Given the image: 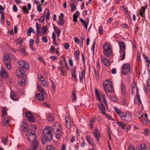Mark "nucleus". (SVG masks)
Returning a JSON list of instances; mask_svg holds the SVG:
<instances>
[{
  "instance_id": "obj_1",
  "label": "nucleus",
  "mask_w": 150,
  "mask_h": 150,
  "mask_svg": "<svg viewBox=\"0 0 150 150\" xmlns=\"http://www.w3.org/2000/svg\"><path fill=\"white\" fill-rule=\"evenodd\" d=\"M26 135L28 140L31 143L32 146H38V143L37 141V137L34 131L28 130Z\"/></svg>"
},
{
  "instance_id": "obj_2",
  "label": "nucleus",
  "mask_w": 150,
  "mask_h": 150,
  "mask_svg": "<svg viewBox=\"0 0 150 150\" xmlns=\"http://www.w3.org/2000/svg\"><path fill=\"white\" fill-rule=\"evenodd\" d=\"M51 128L49 126L45 127L43 130L44 138L47 142H50L52 139Z\"/></svg>"
},
{
  "instance_id": "obj_3",
  "label": "nucleus",
  "mask_w": 150,
  "mask_h": 150,
  "mask_svg": "<svg viewBox=\"0 0 150 150\" xmlns=\"http://www.w3.org/2000/svg\"><path fill=\"white\" fill-rule=\"evenodd\" d=\"M103 86L105 92L107 95L108 92H112L114 91L112 82L110 80H105L103 84Z\"/></svg>"
},
{
  "instance_id": "obj_4",
  "label": "nucleus",
  "mask_w": 150,
  "mask_h": 150,
  "mask_svg": "<svg viewBox=\"0 0 150 150\" xmlns=\"http://www.w3.org/2000/svg\"><path fill=\"white\" fill-rule=\"evenodd\" d=\"M132 94H134V92L136 91V97L134 98V101L135 103H137L138 102V104L140 105L142 104V102L141 100L140 95L139 93V92L138 87L136 83H134L132 84Z\"/></svg>"
},
{
  "instance_id": "obj_5",
  "label": "nucleus",
  "mask_w": 150,
  "mask_h": 150,
  "mask_svg": "<svg viewBox=\"0 0 150 150\" xmlns=\"http://www.w3.org/2000/svg\"><path fill=\"white\" fill-rule=\"evenodd\" d=\"M11 56L13 57V59L15 58L13 55H10L8 53H6L3 57V60L5 66L9 70H10L11 68L10 62V57Z\"/></svg>"
},
{
  "instance_id": "obj_6",
  "label": "nucleus",
  "mask_w": 150,
  "mask_h": 150,
  "mask_svg": "<svg viewBox=\"0 0 150 150\" xmlns=\"http://www.w3.org/2000/svg\"><path fill=\"white\" fill-rule=\"evenodd\" d=\"M120 47V54L121 59L123 60L125 56V50L126 46L125 42L123 41H121L118 43Z\"/></svg>"
},
{
  "instance_id": "obj_7",
  "label": "nucleus",
  "mask_w": 150,
  "mask_h": 150,
  "mask_svg": "<svg viewBox=\"0 0 150 150\" xmlns=\"http://www.w3.org/2000/svg\"><path fill=\"white\" fill-rule=\"evenodd\" d=\"M104 54L107 57H110L112 54L111 47L110 45L107 43L105 44L103 46Z\"/></svg>"
},
{
  "instance_id": "obj_8",
  "label": "nucleus",
  "mask_w": 150,
  "mask_h": 150,
  "mask_svg": "<svg viewBox=\"0 0 150 150\" xmlns=\"http://www.w3.org/2000/svg\"><path fill=\"white\" fill-rule=\"evenodd\" d=\"M122 72L124 74H129L130 72V65L128 64L125 63L122 66Z\"/></svg>"
},
{
  "instance_id": "obj_9",
  "label": "nucleus",
  "mask_w": 150,
  "mask_h": 150,
  "mask_svg": "<svg viewBox=\"0 0 150 150\" xmlns=\"http://www.w3.org/2000/svg\"><path fill=\"white\" fill-rule=\"evenodd\" d=\"M120 118L125 121L130 122L132 120L131 115L125 112H123Z\"/></svg>"
},
{
  "instance_id": "obj_10",
  "label": "nucleus",
  "mask_w": 150,
  "mask_h": 150,
  "mask_svg": "<svg viewBox=\"0 0 150 150\" xmlns=\"http://www.w3.org/2000/svg\"><path fill=\"white\" fill-rule=\"evenodd\" d=\"M19 67L27 70L29 69V65L26 62L24 61H20L17 62Z\"/></svg>"
},
{
  "instance_id": "obj_11",
  "label": "nucleus",
  "mask_w": 150,
  "mask_h": 150,
  "mask_svg": "<svg viewBox=\"0 0 150 150\" xmlns=\"http://www.w3.org/2000/svg\"><path fill=\"white\" fill-rule=\"evenodd\" d=\"M25 117L28 118L30 122H34L35 121V117L30 111L26 112H25Z\"/></svg>"
},
{
  "instance_id": "obj_12",
  "label": "nucleus",
  "mask_w": 150,
  "mask_h": 150,
  "mask_svg": "<svg viewBox=\"0 0 150 150\" xmlns=\"http://www.w3.org/2000/svg\"><path fill=\"white\" fill-rule=\"evenodd\" d=\"M93 135L96 139V141H99V138L100 137V132L97 128H95L93 132Z\"/></svg>"
},
{
  "instance_id": "obj_13",
  "label": "nucleus",
  "mask_w": 150,
  "mask_h": 150,
  "mask_svg": "<svg viewBox=\"0 0 150 150\" xmlns=\"http://www.w3.org/2000/svg\"><path fill=\"white\" fill-rule=\"evenodd\" d=\"M54 132L55 138L57 139H59L63 134L62 129H60Z\"/></svg>"
},
{
  "instance_id": "obj_14",
  "label": "nucleus",
  "mask_w": 150,
  "mask_h": 150,
  "mask_svg": "<svg viewBox=\"0 0 150 150\" xmlns=\"http://www.w3.org/2000/svg\"><path fill=\"white\" fill-rule=\"evenodd\" d=\"M62 129L61 125L57 122L55 123L52 126V130L54 132Z\"/></svg>"
},
{
  "instance_id": "obj_15",
  "label": "nucleus",
  "mask_w": 150,
  "mask_h": 150,
  "mask_svg": "<svg viewBox=\"0 0 150 150\" xmlns=\"http://www.w3.org/2000/svg\"><path fill=\"white\" fill-rule=\"evenodd\" d=\"M10 97L11 99L13 100L17 101L19 100L18 96L15 94L13 91H11Z\"/></svg>"
},
{
  "instance_id": "obj_16",
  "label": "nucleus",
  "mask_w": 150,
  "mask_h": 150,
  "mask_svg": "<svg viewBox=\"0 0 150 150\" xmlns=\"http://www.w3.org/2000/svg\"><path fill=\"white\" fill-rule=\"evenodd\" d=\"M142 122L144 125H146L148 123V116L146 114H143L141 115Z\"/></svg>"
},
{
  "instance_id": "obj_17",
  "label": "nucleus",
  "mask_w": 150,
  "mask_h": 150,
  "mask_svg": "<svg viewBox=\"0 0 150 150\" xmlns=\"http://www.w3.org/2000/svg\"><path fill=\"white\" fill-rule=\"evenodd\" d=\"M18 76L19 78V80L18 81V82L19 84L20 85L22 86H24L25 84L26 81L23 78L22 76Z\"/></svg>"
},
{
  "instance_id": "obj_18",
  "label": "nucleus",
  "mask_w": 150,
  "mask_h": 150,
  "mask_svg": "<svg viewBox=\"0 0 150 150\" xmlns=\"http://www.w3.org/2000/svg\"><path fill=\"white\" fill-rule=\"evenodd\" d=\"M86 139L88 144L93 147V140L90 135H86Z\"/></svg>"
},
{
  "instance_id": "obj_19",
  "label": "nucleus",
  "mask_w": 150,
  "mask_h": 150,
  "mask_svg": "<svg viewBox=\"0 0 150 150\" xmlns=\"http://www.w3.org/2000/svg\"><path fill=\"white\" fill-rule=\"evenodd\" d=\"M28 125L26 124L25 122L23 121L20 127V129L22 131H25L28 129Z\"/></svg>"
},
{
  "instance_id": "obj_20",
  "label": "nucleus",
  "mask_w": 150,
  "mask_h": 150,
  "mask_svg": "<svg viewBox=\"0 0 150 150\" xmlns=\"http://www.w3.org/2000/svg\"><path fill=\"white\" fill-rule=\"evenodd\" d=\"M101 60L103 63L106 66H108L110 64V62L103 56L101 57Z\"/></svg>"
},
{
  "instance_id": "obj_21",
  "label": "nucleus",
  "mask_w": 150,
  "mask_h": 150,
  "mask_svg": "<svg viewBox=\"0 0 150 150\" xmlns=\"http://www.w3.org/2000/svg\"><path fill=\"white\" fill-rule=\"evenodd\" d=\"M99 108L101 112L103 115H105V110L104 105L102 104L98 105Z\"/></svg>"
},
{
  "instance_id": "obj_22",
  "label": "nucleus",
  "mask_w": 150,
  "mask_h": 150,
  "mask_svg": "<svg viewBox=\"0 0 150 150\" xmlns=\"http://www.w3.org/2000/svg\"><path fill=\"white\" fill-rule=\"evenodd\" d=\"M10 119L8 117L4 118L2 121V123L4 125L7 126L9 125Z\"/></svg>"
},
{
  "instance_id": "obj_23",
  "label": "nucleus",
  "mask_w": 150,
  "mask_h": 150,
  "mask_svg": "<svg viewBox=\"0 0 150 150\" xmlns=\"http://www.w3.org/2000/svg\"><path fill=\"white\" fill-rule=\"evenodd\" d=\"M146 146L144 144L138 146L137 148V150H147Z\"/></svg>"
},
{
  "instance_id": "obj_24",
  "label": "nucleus",
  "mask_w": 150,
  "mask_h": 150,
  "mask_svg": "<svg viewBox=\"0 0 150 150\" xmlns=\"http://www.w3.org/2000/svg\"><path fill=\"white\" fill-rule=\"evenodd\" d=\"M88 19L87 21H84L82 18L80 19V21L82 23V24L84 25V27L86 29H87L88 28V18H87Z\"/></svg>"
},
{
  "instance_id": "obj_25",
  "label": "nucleus",
  "mask_w": 150,
  "mask_h": 150,
  "mask_svg": "<svg viewBox=\"0 0 150 150\" xmlns=\"http://www.w3.org/2000/svg\"><path fill=\"white\" fill-rule=\"evenodd\" d=\"M116 123L119 126H120L121 128L123 129H125L126 124L124 122L121 121H117Z\"/></svg>"
},
{
  "instance_id": "obj_26",
  "label": "nucleus",
  "mask_w": 150,
  "mask_h": 150,
  "mask_svg": "<svg viewBox=\"0 0 150 150\" xmlns=\"http://www.w3.org/2000/svg\"><path fill=\"white\" fill-rule=\"evenodd\" d=\"M25 71L22 69H19L16 70V75H25Z\"/></svg>"
},
{
  "instance_id": "obj_27",
  "label": "nucleus",
  "mask_w": 150,
  "mask_h": 150,
  "mask_svg": "<svg viewBox=\"0 0 150 150\" xmlns=\"http://www.w3.org/2000/svg\"><path fill=\"white\" fill-rule=\"evenodd\" d=\"M37 86L38 91L40 92L43 95H45L46 94V92L44 91V89L41 88V86L39 84H37Z\"/></svg>"
},
{
  "instance_id": "obj_28",
  "label": "nucleus",
  "mask_w": 150,
  "mask_h": 150,
  "mask_svg": "<svg viewBox=\"0 0 150 150\" xmlns=\"http://www.w3.org/2000/svg\"><path fill=\"white\" fill-rule=\"evenodd\" d=\"M114 110L115 112L119 115L120 117L123 112H122L121 111L118 109L115 106L114 107Z\"/></svg>"
},
{
  "instance_id": "obj_29",
  "label": "nucleus",
  "mask_w": 150,
  "mask_h": 150,
  "mask_svg": "<svg viewBox=\"0 0 150 150\" xmlns=\"http://www.w3.org/2000/svg\"><path fill=\"white\" fill-rule=\"evenodd\" d=\"M76 92V90L75 89L73 90L72 92V100L73 101L75 102L76 101L77 98Z\"/></svg>"
},
{
  "instance_id": "obj_30",
  "label": "nucleus",
  "mask_w": 150,
  "mask_h": 150,
  "mask_svg": "<svg viewBox=\"0 0 150 150\" xmlns=\"http://www.w3.org/2000/svg\"><path fill=\"white\" fill-rule=\"evenodd\" d=\"M42 94L38 93L36 95V98L40 101H42L44 100V98Z\"/></svg>"
},
{
  "instance_id": "obj_31",
  "label": "nucleus",
  "mask_w": 150,
  "mask_h": 150,
  "mask_svg": "<svg viewBox=\"0 0 150 150\" xmlns=\"http://www.w3.org/2000/svg\"><path fill=\"white\" fill-rule=\"evenodd\" d=\"M79 13L78 11H77L73 16L74 18L73 21L74 22H77V18L78 16L79 15Z\"/></svg>"
},
{
  "instance_id": "obj_32",
  "label": "nucleus",
  "mask_w": 150,
  "mask_h": 150,
  "mask_svg": "<svg viewBox=\"0 0 150 150\" xmlns=\"http://www.w3.org/2000/svg\"><path fill=\"white\" fill-rule=\"evenodd\" d=\"M121 92L123 95H125L126 93V89L125 85L123 83H121Z\"/></svg>"
},
{
  "instance_id": "obj_33",
  "label": "nucleus",
  "mask_w": 150,
  "mask_h": 150,
  "mask_svg": "<svg viewBox=\"0 0 150 150\" xmlns=\"http://www.w3.org/2000/svg\"><path fill=\"white\" fill-rule=\"evenodd\" d=\"M47 119L48 121L50 122H52L53 121V117L51 114H49L47 117Z\"/></svg>"
},
{
  "instance_id": "obj_34",
  "label": "nucleus",
  "mask_w": 150,
  "mask_h": 150,
  "mask_svg": "<svg viewBox=\"0 0 150 150\" xmlns=\"http://www.w3.org/2000/svg\"><path fill=\"white\" fill-rule=\"evenodd\" d=\"M23 38L20 37L18 39H16L15 40V42H16V44H18V43L20 44V47L21 46V44L23 41Z\"/></svg>"
},
{
  "instance_id": "obj_35",
  "label": "nucleus",
  "mask_w": 150,
  "mask_h": 150,
  "mask_svg": "<svg viewBox=\"0 0 150 150\" xmlns=\"http://www.w3.org/2000/svg\"><path fill=\"white\" fill-rule=\"evenodd\" d=\"M77 67L76 66L72 67L71 68V75H76V69H77Z\"/></svg>"
},
{
  "instance_id": "obj_36",
  "label": "nucleus",
  "mask_w": 150,
  "mask_h": 150,
  "mask_svg": "<svg viewBox=\"0 0 150 150\" xmlns=\"http://www.w3.org/2000/svg\"><path fill=\"white\" fill-rule=\"evenodd\" d=\"M45 15V14L44 15L42 16L40 18H36V20L38 21L40 23H43L44 21Z\"/></svg>"
},
{
  "instance_id": "obj_37",
  "label": "nucleus",
  "mask_w": 150,
  "mask_h": 150,
  "mask_svg": "<svg viewBox=\"0 0 150 150\" xmlns=\"http://www.w3.org/2000/svg\"><path fill=\"white\" fill-rule=\"evenodd\" d=\"M8 73L6 72V70L3 67H2L0 71V75H7Z\"/></svg>"
},
{
  "instance_id": "obj_38",
  "label": "nucleus",
  "mask_w": 150,
  "mask_h": 150,
  "mask_svg": "<svg viewBox=\"0 0 150 150\" xmlns=\"http://www.w3.org/2000/svg\"><path fill=\"white\" fill-rule=\"evenodd\" d=\"M45 12L44 13V14H45L46 12L47 13V15L46 16V20H47L49 19V16L50 15V13L49 12V10L48 9H46L45 10Z\"/></svg>"
},
{
  "instance_id": "obj_39",
  "label": "nucleus",
  "mask_w": 150,
  "mask_h": 150,
  "mask_svg": "<svg viewBox=\"0 0 150 150\" xmlns=\"http://www.w3.org/2000/svg\"><path fill=\"white\" fill-rule=\"evenodd\" d=\"M17 51H20V52L22 53L24 55H25L27 54L25 52V49L24 48H21L20 50L17 49Z\"/></svg>"
},
{
  "instance_id": "obj_40",
  "label": "nucleus",
  "mask_w": 150,
  "mask_h": 150,
  "mask_svg": "<svg viewBox=\"0 0 150 150\" xmlns=\"http://www.w3.org/2000/svg\"><path fill=\"white\" fill-rule=\"evenodd\" d=\"M96 119L95 118H92L90 120V127L91 128H93V124L95 120Z\"/></svg>"
},
{
  "instance_id": "obj_41",
  "label": "nucleus",
  "mask_w": 150,
  "mask_h": 150,
  "mask_svg": "<svg viewBox=\"0 0 150 150\" xmlns=\"http://www.w3.org/2000/svg\"><path fill=\"white\" fill-rule=\"evenodd\" d=\"M95 93L97 98L98 99L99 101H101L102 100L100 95L99 94L98 90L96 89Z\"/></svg>"
},
{
  "instance_id": "obj_42",
  "label": "nucleus",
  "mask_w": 150,
  "mask_h": 150,
  "mask_svg": "<svg viewBox=\"0 0 150 150\" xmlns=\"http://www.w3.org/2000/svg\"><path fill=\"white\" fill-rule=\"evenodd\" d=\"M64 23V20L63 18L59 17V21L58 24L59 25H63Z\"/></svg>"
},
{
  "instance_id": "obj_43",
  "label": "nucleus",
  "mask_w": 150,
  "mask_h": 150,
  "mask_svg": "<svg viewBox=\"0 0 150 150\" xmlns=\"http://www.w3.org/2000/svg\"><path fill=\"white\" fill-rule=\"evenodd\" d=\"M74 55L75 58L76 59L78 58L79 57V51L78 50H76L75 52L74 53Z\"/></svg>"
},
{
  "instance_id": "obj_44",
  "label": "nucleus",
  "mask_w": 150,
  "mask_h": 150,
  "mask_svg": "<svg viewBox=\"0 0 150 150\" xmlns=\"http://www.w3.org/2000/svg\"><path fill=\"white\" fill-rule=\"evenodd\" d=\"M101 96L102 98L103 99L104 101L105 104L107 106L108 102L106 100L105 95L104 94H102Z\"/></svg>"
},
{
  "instance_id": "obj_45",
  "label": "nucleus",
  "mask_w": 150,
  "mask_h": 150,
  "mask_svg": "<svg viewBox=\"0 0 150 150\" xmlns=\"http://www.w3.org/2000/svg\"><path fill=\"white\" fill-rule=\"evenodd\" d=\"M1 17L0 19V22L2 24H3L4 23V14L1 12Z\"/></svg>"
},
{
  "instance_id": "obj_46",
  "label": "nucleus",
  "mask_w": 150,
  "mask_h": 150,
  "mask_svg": "<svg viewBox=\"0 0 150 150\" xmlns=\"http://www.w3.org/2000/svg\"><path fill=\"white\" fill-rule=\"evenodd\" d=\"M41 25H40L38 23H36V28L37 29V33L38 34L39 33L40 31L39 29Z\"/></svg>"
},
{
  "instance_id": "obj_47",
  "label": "nucleus",
  "mask_w": 150,
  "mask_h": 150,
  "mask_svg": "<svg viewBox=\"0 0 150 150\" xmlns=\"http://www.w3.org/2000/svg\"><path fill=\"white\" fill-rule=\"evenodd\" d=\"M2 117H4L7 114L6 110L4 108H3V110L2 111Z\"/></svg>"
},
{
  "instance_id": "obj_48",
  "label": "nucleus",
  "mask_w": 150,
  "mask_h": 150,
  "mask_svg": "<svg viewBox=\"0 0 150 150\" xmlns=\"http://www.w3.org/2000/svg\"><path fill=\"white\" fill-rule=\"evenodd\" d=\"M149 128L145 129L144 132V134L146 135H148L149 134Z\"/></svg>"
},
{
  "instance_id": "obj_49",
  "label": "nucleus",
  "mask_w": 150,
  "mask_h": 150,
  "mask_svg": "<svg viewBox=\"0 0 150 150\" xmlns=\"http://www.w3.org/2000/svg\"><path fill=\"white\" fill-rule=\"evenodd\" d=\"M65 120L66 122L71 121L70 117L69 115V113H67Z\"/></svg>"
},
{
  "instance_id": "obj_50",
  "label": "nucleus",
  "mask_w": 150,
  "mask_h": 150,
  "mask_svg": "<svg viewBox=\"0 0 150 150\" xmlns=\"http://www.w3.org/2000/svg\"><path fill=\"white\" fill-rule=\"evenodd\" d=\"M76 6H75L74 3H72L71 4V11L75 10L76 9Z\"/></svg>"
},
{
  "instance_id": "obj_51",
  "label": "nucleus",
  "mask_w": 150,
  "mask_h": 150,
  "mask_svg": "<svg viewBox=\"0 0 150 150\" xmlns=\"http://www.w3.org/2000/svg\"><path fill=\"white\" fill-rule=\"evenodd\" d=\"M23 12L24 13H28V11L27 10V7L26 6H24L22 8Z\"/></svg>"
},
{
  "instance_id": "obj_52",
  "label": "nucleus",
  "mask_w": 150,
  "mask_h": 150,
  "mask_svg": "<svg viewBox=\"0 0 150 150\" xmlns=\"http://www.w3.org/2000/svg\"><path fill=\"white\" fill-rule=\"evenodd\" d=\"M143 55L144 56V58L145 59L146 62L148 63V64L147 65L149 66L150 63V60L149 59L148 57L146 55H144V54Z\"/></svg>"
},
{
  "instance_id": "obj_53",
  "label": "nucleus",
  "mask_w": 150,
  "mask_h": 150,
  "mask_svg": "<svg viewBox=\"0 0 150 150\" xmlns=\"http://www.w3.org/2000/svg\"><path fill=\"white\" fill-rule=\"evenodd\" d=\"M66 122V125L67 127L69 129L71 127V121H67Z\"/></svg>"
},
{
  "instance_id": "obj_54",
  "label": "nucleus",
  "mask_w": 150,
  "mask_h": 150,
  "mask_svg": "<svg viewBox=\"0 0 150 150\" xmlns=\"http://www.w3.org/2000/svg\"><path fill=\"white\" fill-rule=\"evenodd\" d=\"M34 41L33 39H30L29 40L30 46L31 48L33 47V44Z\"/></svg>"
},
{
  "instance_id": "obj_55",
  "label": "nucleus",
  "mask_w": 150,
  "mask_h": 150,
  "mask_svg": "<svg viewBox=\"0 0 150 150\" xmlns=\"http://www.w3.org/2000/svg\"><path fill=\"white\" fill-rule=\"evenodd\" d=\"M46 150H54V148L52 146H48L46 148Z\"/></svg>"
},
{
  "instance_id": "obj_56",
  "label": "nucleus",
  "mask_w": 150,
  "mask_h": 150,
  "mask_svg": "<svg viewBox=\"0 0 150 150\" xmlns=\"http://www.w3.org/2000/svg\"><path fill=\"white\" fill-rule=\"evenodd\" d=\"M42 40L43 42L45 43H47V39L46 37L45 36L42 37Z\"/></svg>"
},
{
  "instance_id": "obj_57",
  "label": "nucleus",
  "mask_w": 150,
  "mask_h": 150,
  "mask_svg": "<svg viewBox=\"0 0 150 150\" xmlns=\"http://www.w3.org/2000/svg\"><path fill=\"white\" fill-rule=\"evenodd\" d=\"M2 140L3 143L5 145L8 142V140L5 138H3Z\"/></svg>"
},
{
  "instance_id": "obj_58",
  "label": "nucleus",
  "mask_w": 150,
  "mask_h": 150,
  "mask_svg": "<svg viewBox=\"0 0 150 150\" xmlns=\"http://www.w3.org/2000/svg\"><path fill=\"white\" fill-rule=\"evenodd\" d=\"M98 31L99 33L101 34L103 33V28L102 26L100 27L98 29Z\"/></svg>"
},
{
  "instance_id": "obj_59",
  "label": "nucleus",
  "mask_w": 150,
  "mask_h": 150,
  "mask_svg": "<svg viewBox=\"0 0 150 150\" xmlns=\"http://www.w3.org/2000/svg\"><path fill=\"white\" fill-rule=\"evenodd\" d=\"M70 45L68 43H66L64 45V47L66 49H68Z\"/></svg>"
},
{
  "instance_id": "obj_60",
  "label": "nucleus",
  "mask_w": 150,
  "mask_h": 150,
  "mask_svg": "<svg viewBox=\"0 0 150 150\" xmlns=\"http://www.w3.org/2000/svg\"><path fill=\"white\" fill-rule=\"evenodd\" d=\"M104 115L106 116V117L108 118L109 120H113V119L112 118V117L110 116V115L106 114H105V115Z\"/></svg>"
},
{
  "instance_id": "obj_61",
  "label": "nucleus",
  "mask_w": 150,
  "mask_h": 150,
  "mask_svg": "<svg viewBox=\"0 0 150 150\" xmlns=\"http://www.w3.org/2000/svg\"><path fill=\"white\" fill-rule=\"evenodd\" d=\"M110 98L113 101H115L117 100L116 97L114 96H111L110 97Z\"/></svg>"
},
{
  "instance_id": "obj_62",
  "label": "nucleus",
  "mask_w": 150,
  "mask_h": 150,
  "mask_svg": "<svg viewBox=\"0 0 150 150\" xmlns=\"http://www.w3.org/2000/svg\"><path fill=\"white\" fill-rule=\"evenodd\" d=\"M38 146H32L30 148H28L25 150H36L37 149Z\"/></svg>"
},
{
  "instance_id": "obj_63",
  "label": "nucleus",
  "mask_w": 150,
  "mask_h": 150,
  "mask_svg": "<svg viewBox=\"0 0 150 150\" xmlns=\"http://www.w3.org/2000/svg\"><path fill=\"white\" fill-rule=\"evenodd\" d=\"M128 150H135L134 146L132 145H129L128 148Z\"/></svg>"
},
{
  "instance_id": "obj_64",
  "label": "nucleus",
  "mask_w": 150,
  "mask_h": 150,
  "mask_svg": "<svg viewBox=\"0 0 150 150\" xmlns=\"http://www.w3.org/2000/svg\"><path fill=\"white\" fill-rule=\"evenodd\" d=\"M41 84L42 85L45 86H46V85H47V83L46 81L44 80H44L41 81Z\"/></svg>"
}]
</instances>
